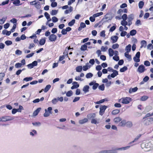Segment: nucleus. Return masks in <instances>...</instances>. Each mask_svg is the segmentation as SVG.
I'll return each mask as SVG.
<instances>
[{"label":"nucleus","instance_id":"obj_45","mask_svg":"<svg viewBox=\"0 0 153 153\" xmlns=\"http://www.w3.org/2000/svg\"><path fill=\"white\" fill-rule=\"evenodd\" d=\"M121 25L124 26H126L128 24V23L126 20L122 21L121 22Z\"/></svg>","mask_w":153,"mask_h":153},{"label":"nucleus","instance_id":"obj_29","mask_svg":"<svg viewBox=\"0 0 153 153\" xmlns=\"http://www.w3.org/2000/svg\"><path fill=\"white\" fill-rule=\"evenodd\" d=\"M141 134H139L138 136L136 138H135L134 140L130 142L129 143V144H130L136 141H137L138 139L141 136Z\"/></svg>","mask_w":153,"mask_h":153},{"label":"nucleus","instance_id":"obj_13","mask_svg":"<svg viewBox=\"0 0 153 153\" xmlns=\"http://www.w3.org/2000/svg\"><path fill=\"white\" fill-rule=\"evenodd\" d=\"M131 45L130 44H129L128 45H127L125 48V50L126 51V52H125L126 53H129L131 50Z\"/></svg>","mask_w":153,"mask_h":153},{"label":"nucleus","instance_id":"obj_55","mask_svg":"<svg viewBox=\"0 0 153 153\" xmlns=\"http://www.w3.org/2000/svg\"><path fill=\"white\" fill-rule=\"evenodd\" d=\"M122 18L123 20H126L127 19V16L126 14H124L122 16Z\"/></svg>","mask_w":153,"mask_h":153},{"label":"nucleus","instance_id":"obj_26","mask_svg":"<svg viewBox=\"0 0 153 153\" xmlns=\"http://www.w3.org/2000/svg\"><path fill=\"white\" fill-rule=\"evenodd\" d=\"M144 2L143 1H140L138 3L139 7L140 9H142L144 5Z\"/></svg>","mask_w":153,"mask_h":153},{"label":"nucleus","instance_id":"obj_60","mask_svg":"<svg viewBox=\"0 0 153 153\" xmlns=\"http://www.w3.org/2000/svg\"><path fill=\"white\" fill-rule=\"evenodd\" d=\"M22 51L19 50H17L15 52L16 54L18 55H20L22 54Z\"/></svg>","mask_w":153,"mask_h":153},{"label":"nucleus","instance_id":"obj_11","mask_svg":"<svg viewBox=\"0 0 153 153\" xmlns=\"http://www.w3.org/2000/svg\"><path fill=\"white\" fill-rule=\"evenodd\" d=\"M73 84H76V85H73L71 88V89H74L76 88L79 87V85L78 84V82H73Z\"/></svg>","mask_w":153,"mask_h":153},{"label":"nucleus","instance_id":"obj_38","mask_svg":"<svg viewBox=\"0 0 153 153\" xmlns=\"http://www.w3.org/2000/svg\"><path fill=\"white\" fill-rule=\"evenodd\" d=\"M75 20L74 19H72L71 21L68 23V25L70 26H72L75 23Z\"/></svg>","mask_w":153,"mask_h":153},{"label":"nucleus","instance_id":"obj_25","mask_svg":"<svg viewBox=\"0 0 153 153\" xmlns=\"http://www.w3.org/2000/svg\"><path fill=\"white\" fill-rule=\"evenodd\" d=\"M125 56L126 58L129 60V61L131 60L132 58L131 56V55L129 54V53H125Z\"/></svg>","mask_w":153,"mask_h":153},{"label":"nucleus","instance_id":"obj_8","mask_svg":"<svg viewBox=\"0 0 153 153\" xmlns=\"http://www.w3.org/2000/svg\"><path fill=\"white\" fill-rule=\"evenodd\" d=\"M128 12V9L124 8L123 9H119L117 11V13L120 15V16L123 13H127Z\"/></svg>","mask_w":153,"mask_h":153},{"label":"nucleus","instance_id":"obj_5","mask_svg":"<svg viewBox=\"0 0 153 153\" xmlns=\"http://www.w3.org/2000/svg\"><path fill=\"white\" fill-rule=\"evenodd\" d=\"M140 52L139 51L135 55V56L133 58V59L134 62H139L140 61Z\"/></svg>","mask_w":153,"mask_h":153},{"label":"nucleus","instance_id":"obj_28","mask_svg":"<svg viewBox=\"0 0 153 153\" xmlns=\"http://www.w3.org/2000/svg\"><path fill=\"white\" fill-rule=\"evenodd\" d=\"M141 134H139L138 136L136 138H135L134 140L130 142L129 143V144H130L136 141H137L138 139L141 136Z\"/></svg>","mask_w":153,"mask_h":153},{"label":"nucleus","instance_id":"obj_36","mask_svg":"<svg viewBox=\"0 0 153 153\" xmlns=\"http://www.w3.org/2000/svg\"><path fill=\"white\" fill-rule=\"evenodd\" d=\"M45 112L44 114V116L45 117L49 116L51 113L48 111L46 109H45Z\"/></svg>","mask_w":153,"mask_h":153},{"label":"nucleus","instance_id":"obj_1","mask_svg":"<svg viewBox=\"0 0 153 153\" xmlns=\"http://www.w3.org/2000/svg\"><path fill=\"white\" fill-rule=\"evenodd\" d=\"M131 98L129 97H123L119 100V102L123 104H128L131 100Z\"/></svg>","mask_w":153,"mask_h":153},{"label":"nucleus","instance_id":"obj_40","mask_svg":"<svg viewBox=\"0 0 153 153\" xmlns=\"http://www.w3.org/2000/svg\"><path fill=\"white\" fill-rule=\"evenodd\" d=\"M127 67L126 66H125L120 69V71L121 72H123L127 70Z\"/></svg>","mask_w":153,"mask_h":153},{"label":"nucleus","instance_id":"obj_15","mask_svg":"<svg viewBox=\"0 0 153 153\" xmlns=\"http://www.w3.org/2000/svg\"><path fill=\"white\" fill-rule=\"evenodd\" d=\"M120 112V110L118 109H116L114 110L111 112V114L112 115H116L119 113Z\"/></svg>","mask_w":153,"mask_h":153},{"label":"nucleus","instance_id":"obj_2","mask_svg":"<svg viewBox=\"0 0 153 153\" xmlns=\"http://www.w3.org/2000/svg\"><path fill=\"white\" fill-rule=\"evenodd\" d=\"M142 121L144 123L145 125L147 126L153 123V118L149 117L144 120H142Z\"/></svg>","mask_w":153,"mask_h":153},{"label":"nucleus","instance_id":"obj_23","mask_svg":"<svg viewBox=\"0 0 153 153\" xmlns=\"http://www.w3.org/2000/svg\"><path fill=\"white\" fill-rule=\"evenodd\" d=\"M109 55L110 56H113L114 55V52L111 48H109L108 50Z\"/></svg>","mask_w":153,"mask_h":153},{"label":"nucleus","instance_id":"obj_57","mask_svg":"<svg viewBox=\"0 0 153 153\" xmlns=\"http://www.w3.org/2000/svg\"><path fill=\"white\" fill-rule=\"evenodd\" d=\"M36 7L38 9H40V5L39 3H34Z\"/></svg>","mask_w":153,"mask_h":153},{"label":"nucleus","instance_id":"obj_49","mask_svg":"<svg viewBox=\"0 0 153 153\" xmlns=\"http://www.w3.org/2000/svg\"><path fill=\"white\" fill-rule=\"evenodd\" d=\"M99 88L101 91H103L105 89V86L104 84L100 85L99 86Z\"/></svg>","mask_w":153,"mask_h":153},{"label":"nucleus","instance_id":"obj_30","mask_svg":"<svg viewBox=\"0 0 153 153\" xmlns=\"http://www.w3.org/2000/svg\"><path fill=\"white\" fill-rule=\"evenodd\" d=\"M126 125L127 127L128 128H131L132 127L133 124L131 122L128 121L126 122Z\"/></svg>","mask_w":153,"mask_h":153},{"label":"nucleus","instance_id":"obj_42","mask_svg":"<svg viewBox=\"0 0 153 153\" xmlns=\"http://www.w3.org/2000/svg\"><path fill=\"white\" fill-rule=\"evenodd\" d=\"M148 97L146 96H143L140 98V100L142 101H145L148 98Z\"/></svg>","mask_w":153,"mask_h":153},{"label":"nucleus","instance_id":"obj_50","mask_svg":"<svg viewBox=\"0 0 153 153\" xmlns=\"http://www.w3.org/2000/svg\"><path fill=\"white\" fill-rule=\"evenodd\" d=\"M134 17L133 14H131L128 16V20L132 21L134 19Z\"/></svg>","mask_w":153,"mask_h":153},{"label":"nucleus","instance_id":"obj_64","mask_svg":"<svg viewBox=\"0 0 153 153\" xmlns=\"http://www.w3.org/2000/svg\"><path fill=\"white\" fill-rule=\"evenodd\" d=\"M127 33L126 31H122L120 33V36H124L127 34Z\"/></svg>","mask_w":153,"mask_h":153},{"label":"nucleus","instance_id":"obj_33","mask_svg":"<svg viewBox=\"0 0 153 153\" xmlns=\"http://www.w3.org/2000/svg\"><path fill=\"white\" fill-rule=\"evenodd\" d=\"M46 40L45 39H41L39 42L40 45H43L45 43Z\"/></svg>","mask_w":153,"mask_h":153},{"label":"nucleus","instance_id":"obj_7","mask_svg":"<svg viewBox=\"0 0 153 153\" xmlns=\"http://www.w3.org/2000/svg\"><path fill=\"white\" fill-rule=\"evenodd\" d=\"M57 36L56 35L52 34H51L49 37V39L51 42H54L56 39Z\"/></svg>","mask_w":153,"mask_h":153},{"label":"nucleus","instance_id":"obj_51","mask_svg":"<svg viewBox=\"0 0 153 153\" xmlns=\"http://www.w3.org/2000/svg\"><path fill=\"white\" fill-rule=\"evenodd\" d=\"M5 76V74L4 73H0V81L3 79V78Z\"/></svg>","mask_w":153,"mask_h":153},{"label":"nucleus","instance_id":"obj_61","mask_svg":"<svg viewBox=\"0 0 153 153\" xmlns=\"http://www.w3.org/2000/svg\"><path fill=\"white\" fill-rule=\"evenodd\" d=\"M11 22H12L14 24H16L17 22V19L15 18H13L10 20Z\"/></svg>","mask_w":153,"mask_h":153},{"label":"nucleus","instance_id":"obj_59","mask_svg":"<svg viewBox=\"0 0 153 153\" xmlns=\"http://www.w3.org/2000/svg\"><path fill=\"white\" fill-rule=\"evenodd\" d=\"M22 65V64L20 63H16L15 65V67L16 68H19Z\"/></svg>","mask_w":153,"mask_h":153},{"label":"nucleus","instance_id":"obj_39","mask_svg":"<svg viewBox=\"0 0 153 153\" xmlns=\"http://www.w3.org/2000/svg\"><path fill=\"white\" fill-rule=\"evenodd\" d=\"M7 19V17H3L2 19H0V24L2 25L4 23Z\"/></svg>","mask_w":153,"mask_h":153},{"label":"nucleus","instance_id":"obj_37","mask_svg":"<svg viewBox=\"0 0 153 153\" xmlns=\"http://www.w3.org/2000/svg\"><path fill=\"white\" fill-rule=\"evenodd\" d=\"M137 33V31L135 30H132L130 32V35L133 36L135 35Z\"/></svg>","mask_w":153,"mask_h":153},{"label":"nucleus","instance_id":"obj_17","mask_svg":"<svg viewBox=\"0 0 153 153\" xmlns=\"http://www.w3.org/2000/svg\"><path fill=\"white\" fill-rule=\"evenodd\" d=\"M88 121V119L87 118H84V119L80 120L79 121V123L80 124H83L86 123Z\"/></svg>","mask_w":153,"mask_h":153},{"label":"nucleus","instance_id":"obj_27","mask_svg":"<svg viewBox=\"0 0 153 153\" xmlns=\"http://www.w3.org/2000/svg\"><path fill=\"white\" fill-rule=\"evenodd\" d=\"M41 108H39L36 109L35 111H34L33 114L35 116L37 115L38 113L41 110Z\"/></svg>","mask_w":153,"mask_h":153},{"label":"nucleus","instance_id":"obj_21","mask_svg":"<svg viewBox=\"0 0 153 153\" xmlns=\"http://www.w3.org/2000/svg\"><path fill=\"white\" fill-rule=\"evenodd\" d=\"M89 86L88 85H86L84 86V87H83V90L84 92L86 93L89 91Z\"/></svg>","mask_w":153,"mask_h":153},{"label":"nucleus","instance_id":"obj_56","mask_svg":"<svg viewBox=\"0 0 153 153\" xmlns=\"http://www.w3.org/2000/svg\"><path fill=\"white\" fill-rule=\"evenodd\" d=\"M100 36L103 37H105V31L104 30H102L101 32L100 33Z\"/></svg>","mask_w":153,"mask_h":153},{"label":"nucleus","instance_id":"obj_32","mask_svg":"<svg viewBox=\"0 0 153 153\" xmlns=\"http://www.w3.org/2000/svg\"><path fill=\"white\" fill-rule=\"evenodd\" d=\"M152 115H153V112H152L151 114H150V113H147L145 115V116L143 118V119L142 120H144L146 119V118L152 116Z\"/></svg>","mask_w":153,"mask_h":153},{"label":"nucleus","instance_id":"obj_58","mask_svg":"<svg viewBox=\"0 0 153 153\" xmlns=\"http://www.w3.org/2000/svg\"><path fill=\"white\" fill-rule=\"evenodd\" d=\"M57 12L56 10H52L51 12V14L52 15H54L57 14Z\"/></svg>","mask_w":153,"mask_h":153},{"label":"nucleus","instance_id":"obj_34","mask_svg":"<svg viewBox=\"0 0 153 153\" xmlns=\"http://www.w3.org/2000/svg\"><path fill=\"white\" fill-rule=\"evenodd\" d=\"M51 87V86L50 85H48L46 86L45 87V89H44V92H48L49 89Z\"/></svg>","mask_w":153,"mask_h":153},{"label":"nucleus","instance_id":"obj_54","mask_svg":"<svg viewBox=\"0 0 153 153\" xmlns=\"http://www.w3.org/2000/svg\"><path fill=\"white\" fill-rule=\"evenodd\" d=\"M144 65L146 66H149L150 65V63L149 61L146 60L144 61Z\"/></svg>","mask_w":153,"mask_h":153},{"label":"nucleus","instance_id":"obj_10","mask_svg":"<svg viewBox=\"0 0 153 153\" xmlns=\"http://www.w3.org/2000/svg\"><path fill=\"white\" fill-rule=\"evenodd\" d=\"M113 120L115 123L117 124L121 121L122 119L120 117H118L114 118Z\"/></svg>","mask_w":153,"mask_h":153},{"label":"nucleus","instance_id":"obj_4","mask_svg":"<svg viewBox=\"0 0 153 153\" xmlns=\"http://www.w3.org/2000/svg\"><path fill=\"white\" fill-rule=\"evenodd\" d=\"M107 108V106L105 105H102L100 106L99 112L100 115L102 116L105 113V111Z\"/></svg>","mask_w":153,"mask_h":153},{"label":"nucleus","instance_id":"obj_44","mask_svg":"<svg viewBox=\"0 0 153 153\" xmlns=\"http://www.w3.org/2000/svg\"><path fill=\"white\" fill-rule=\"evenodd\" d=\"M93 74L91 73H87L86 75V77L87 78H89L92 77Z\"/></svg>","mask_w":153,"mask_h":153},{"label":"nucleus","instance_id":"obj_31","mask_svg":"<svg viewBox=\"0 0 153 153\" xmlns=\"http://www.w3.org/2000/svg\"><path fill=\"white\" fill-rule=\"evenodd\" d=\"M76 71L77 72H80L82 71V67L81 66H78L76 67Z\"/></svg>","mask_w":153,"mask_h":153},{"label":"nucleus","instance_id":"obj_48","mask_svg":"<svg viewBox=\"0 0 153 153\" xmlns=\"http://www.w3.org/2000/svg\"><path fill=\"white\" fill-rule=\"evenodd\" d=\"M5 44L6 45H10L12 44V42L10 40H7L5 42Z\"/></svg>","mask_w":153,"mask_h":153},{"label":"nucleus","instance_id":"obj_43","mask_svg":"<svg viewBox=\"0 0 153 153\" xmlns=\"http://www.w3.org/2000/svg\"><path fill=\"white\" fill-rule=\"evenodd\" d=\"M73 95V92L72 91L70 90L67 92L66 94L67 96L70 97Z\"/></svg>","mask_w":153,"mask_h":153},{"label":"nucleus","instance_id":"obj_22","mask_svg":"<svg viewBox=\"0 0 153 153\" xmlns=\"http://www.w3.org/2000/svg\"><path fill=\"white\" fill-rule=\"evenodd\" d=\"M11 1H13V3L16 6L19 5L20 3V1L19 0H11Z\"/></svg>","mask_w":153,"mask_h":153},{"label":"nucleus","instance_id":"obj_53","mask_svg":"<svg viewBox=\"0 0 153 153\" xmlns=\"http://www.w3.org/2000/svg\"><path fill=\"white\" fill-rule=\"evenodd\" d=\"M99 85L98 83H95L92 87V88L93 89H96L99 86Z\"/></svg>","mask_w":153,"mask_h":153},{"label":"nucleus","instance_id":"obj_19","mask_svg":"<svg viewBox=\"0 0 153 153\" xmlns=\"http://www.w3.org/2000/svg\"><path fill=\"white\" fill-rule=\"evenodd\" d=\"M108 101V100L107 99L105 98L104 99L101 100L99 101L96 102H95V103L96 104H99L102 103L105 101Z\"/></svg>","mask_w":153,"mask_h":153},{"label":"nucleus","instance_id":"obj_35","mask_svg":"<svg viewBox=\"0 0 153 153\" xmlns=\"http://www.w3.org/2000/svg\"><path fill=\"white\" fill-rule=\"evenodd\" d=\"M103 12H100V13H97L94 14L93 15V16L94 17H97L100 16L102 15H103Z\"/></svg>","mask_w":153,"mask_h":153},{"label":"nucleus","instance_id":"obj_3","mask_svg":"<svg viewBox=\"0 0 153 153\" xmlns=\"http://www.w3.org/2000/svg\"><path fill=\"white\" fill-rule=\"evenodd\" d=\"M13 117L10 116H5L0 118V121L5 122L13 120Z\"/></svg>","mask_w":153,"mask_h":153},{"label":"nucleus","instance_id":"obj_12","mask_svg":"<svg viewBox=\"0 0 153 153\" xmlns=\"http://www.w3.org/2000/svg\"><path fill=\"white\" fill-rule=\"evenodd\" d=\"M126 123V121L125 120H121V121L119 124V126H124Z\"/></svg>","mask_w":153,"mask_h":153},{"label":"nucleus","instance_id":"obj_14","mask_svg":"<svg viewBox=\"0 0 153 153\" xmlns=\"http://www.w3.org/2000/svg\"><path fill=\"white\" fill-rule=\"evenodd\" d=\"M113 72L111 75V76L112 78H114L118 74V71L115 70H113Z\"/></svg>","mask_w":153,"mask_h":153},{"label":"nucleus","instance_id":"obj_46","mask_svg":"<svg viewBox=\"0 0 153 153\" xmlns=\"http://www.w3.org/2000/svg\"><path fill=\"white\" fill-rule=\"evenodd\" d=\"M32 79H33V78L32 77H25V78H24L23 79V80L25 81L26 82H27V81H29L31 80Z\"/></svg>","mask_w":153,"mask_h":153},{"label":"nucleus","instance_id":"obj_6","mask_svg":"<svg viewBox=\"0 0 153 153\" xmlns=\"http://www.w3.org/2000/svg\"><path fill=\"white\" fill-rule=\"evenodd\" d=\"M146 69L145 68L144 66L143 65H141L139 66L137 71L140 73H141L143 72Z\"/></svg>","mask_w":153,"mask_h":153},{"label":"nucleus","instance_id":"obj_63","mask_svg":"<svg viewBox=\"0 0 153 153\" xmlns=\"http://www.w3.org/2000/svg\"><path fill=\"white\" fill-rule=\"evenodd\" d=\"M149 16V13H146L144 16V19H147Z\"/></svg>","mask_w":153,"mask_h":153},{"label":"nucleus","instance_id":"obj_47","mask_svg":"<svg viewBox=\"0 0 153 153\" xmlns=\"http://www.w3.org/2000/svg\"><path fill=\"white\" fill-rule=\"evenodd\" d=\"M109 14L108 13H107L104 16V19L107 20H111V19L109 16Z\"/></svg>","mask_w":153,"mask_h":153},{"label":"nucleus","instance_id":"obj_62","mask_svg":"<svg viewBox=\"0 0 153 153\" xmlns=\"http://www.w3.org/2000/svg\"><path fill=\"white\" fill-rule=\"evenodd\" d=\"M52 19L53 22H56L58 21L57 18L55 16L53 17Z\"/></svg>","mask_w":153,"mask_h":153},{"label":"nucleus","instance_id":"obj_9","mask_svg":"<svg viewBox=\"0 0 153 153\" xmlns=\"http://www.w3.org/2000/svg\"><path fill=\"white\" fill-rule=\"evenodd\" d=\"M111 39L112 40V42L114 43L117 42L118 39V37L117 36H113L111 37Z\"/></svg>","mask_w":153,"mask_h":153},{"label":"nucleus","instance_id":"obj_41","mask_svg":"<svg viewBox=\"0 0 153 153\" xmlns=\"http://www.w3.org/2000/svg\"><path fill=\"white\" fill-rule=\"evenodd\" d=\"M130 147V146H127L125 147L119 148L117 149V150H126L129 149Z\"/></svg>","mask_w":153,"mask_h":153},{"label":"nucleus","instance_id":"obj_52","mask_svg":"<svg viewBox=\"0 0 153 153\" xmlns=\"http://www.w3.org/2000/svg\"><path fill=\"white\" fill-rule=\"evenodd\" d=\"M119 47V45L117 43H116L115 44H113L112 46V48L113 49H115L118 48Z\"/></svg>","mask_w":153,"mask_h":153},{"label":"nucleus","instance_id":"obj_24","mask_svg":"<svg viewBox=\"0 0 153 153\" xmlns=\"http://www.w3.org/2000/svg\"><path fill=\"white\" fill-rule=\"evenodd\" d=\"M141 45L140 47V48H142L143 47H145L146 46L147 44V42L146 41L144 40H142L141 41Z\"/></svg>","mask_w":153,"mask_h":153},{"label":"nucleus","instance_id":"obj_18","mask_svg":"<svg viewBox=\"0 0 153 153\" xmlns=\"http://www.w3.org/2000/svg\"><path fill=\"white\" fill-rule=\"evenodd\" d=\"M138 90V88L136 87L133 88H131L129 89V92L130 93L136 91Z\"/></svg>","mask_w":153,"mask_h":153},{"label":"nucleus","instance_id":"obj_20","mask_svg":"<svg viewBox=\"0 0 153 153\" xmlns=\"http://www.w3.org/2000/svg\"><path fill=\"white\" fill-rule=\"evenodd\" d=\"M87 45H86V44H84L83 45H82L80 48V49L81 51H85L86 50H87Z\"/></svg>","mask_w":153,"mask_h":153},{"label":"nucleus","instance_id":"obj_16","mask_svg":"<svg viewBox=\"0 0 153 153\" xmlns=\"http://www.w3.org/2000/svg\"><path fill=\"white\" fill-rule=\"evenodd\" d=\"M44 15L46 17V19L48 20V22H47V23H48V21H50L51 20V19L50 17V16L49 14L47 12H45L44 13Z\"/></svg>","mask_w":153,"mask_h":153}]
</instances>
